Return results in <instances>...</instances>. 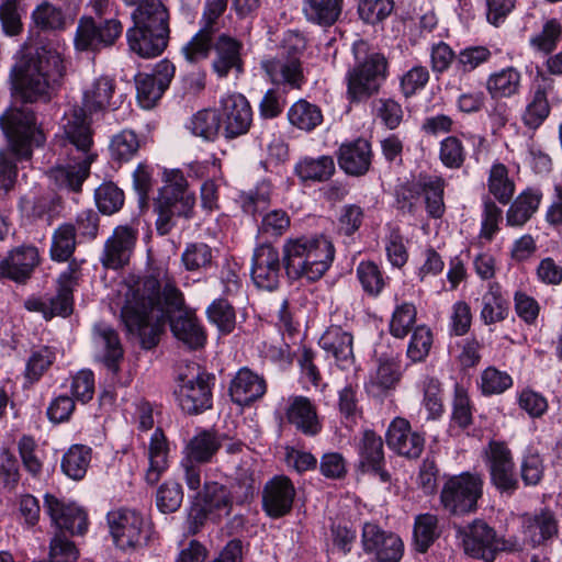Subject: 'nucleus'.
I'll list each match as a JSON object with an SVG mask.
<instances>
[{
    "mask_svg": "<svg viewBox=\"0 0 562 562\" xmlns=\"http://www.w3.org/2000/svg\"><path fill=\"white\" fill-rule=\"evenodd\" d=\"M182 307V293L167 273L161 279L144 276L128 285L121 319L127 333L136 335L145 349L158 345L167 321L177 339L198 349L206 340L204 329L196 316Z\"/></svg>",
    "mask_w": 562,
    "mask_h": 562,
    "instance_id": "obj_1",
    "label": "nucleus"
},
{
    "mask_svg": "<svg viewBox=\"0 0 562 562\" xmlns=\"http://www.w3.org/2000/svg\"><path fill=\"white\" fill-rule=\"evenodd\" d=\"M116 83L110 76H99L87 85L82 91L81 106H74L61 121L57 135L63 147L60 155L66 164L50 168L48 176L59 188L80 192L82 183L90 175V167L97 159L93 151V132L88 115L115 110Z\"/></svg>",
    "mask_w": 562,
    "mask_h": 562,
    "instance_id": "obj_2",
    "label": "nucleus"
},
{
    "mask_svg": "<svg viewBox=\"0 0 562 562\" xmlns=\"http://www.w3.org/2000/svg\"><path fill=\"white\" fill-rule=\"evenodd\" d=\"M65 74L60 52L46 46L34 53L23 47L13 56L9 72L12 93L24 103L49 102Z\"/></svg>",
    "mask_w": 562,
    "mask_h": 562,
    "instance_id": "obj_3",
    "label": "nucleus"
},
{
    "mask_svg": "<svg viewBox=\"0 0 562 562\" xmlns=\"http://www.w3.org/2000/svg\"><path fill=\"white\" fill-rule=\"evenodd\" d=\"M0 127L8 140L7 147L0 149V190L8 193L15 187L18 164L31 160L33 148L42 146L46 137L37 126L35 113L23 106L1 114Z\"/></svg>",
    "mask_w": 562,
    "mask_h": 562,
    "instance_id": "obj_4",
    "label": "nucleus"
},
{
    "mask_svg": "<svg viewBox=\"0 0 562 562\" xmlns=\"http://www.w3.org/2000/svg\"><path fill=\"white\" fill-rule=\"evenodd\" d=\"M133 26L127 29L130 49L144 58L159 56L167 47L169 11L160 0H145L132 12Z\"/></svg>",
    "mask_w": 562,
    "mask_h": 562,
    "instance_id": "obj_5",
    "label": "nucleus"
},
{
    "mask_svg": "<svg viewBox=\"0 0 562 562\" xmlns=\"http://www.w3.org/2000/svg\"><path fill=\"white\" fill-rule=\"evenodd\" d=\"M282 254L283 267L289 278L315 282L330 268L335 247L322 235L299 236L284 241Z\"/></svg>",
    "mask_w": 562,
    "mask_h": 562,
    "instance_id": "obj_6",
    "label": "nucleus"
},
{
    "mask_svg": "<svg viewBox=\"0 0 562 562\" xmlns=\"http://www.w3.org/2000/svg\"><path fill=\"white\" fill-rule=\"evenodd\" d=\"M353 65L346 72V97L351 103L366 102L378 94L389 77V61L384 54L370 47L363 40L352 45Z\"/></svg>",
    "mask_w": 562,
    "mask_h": 562,
    "instance_id": "obj_7",
    "label": "nucleus"
},
{
    "mask_svg": "<svg viewBox=\"0 0 562 562\" xmlns=\"http://www.w3.org/2000/svg\"><path fill=\"white\" fill-rule=\"evenodd\" d=\"M44 508L58 529L50 540V562H77L79 551L65 532L71 536L83 535L88 528L86 512L75 504H66L49 494L45 495Z\"/></svg>",
    "mask_w": 562,
    "mask_h": 562,
    "instance_id": "obj_8",
    "label": "nucleus"
},
{
    "mask_svg": "<svg viewBox=\"0 0 562 562\" xmlns=\"http://www.w3.org/2000/svg\"><path fill=\"white\" fill-rule=\"evenodd\" d=\"M484 481L475 472L445 475L439 492V504L452 516H464L476 512L483 496Z\"/></svg>",
    "mask_w": 562,
    "mask_h": 562,
    "instance_id": "obj_9",
    "label": "nucleus"
},
{
    "mask_svg": "<svg viewBox=\"0 0 562 562\" xmlns=\"http://www.w3.org/2000/svg\"><path fill=\"white\" fill-rule=\"evenodd\" d=\"M462 544L465 554L484 562H494L498 552L520 550L517 540L498 537L482 519H475L462 530Z\"/></svg>",
    "mask_w": 562,
    "mask_h": 562,
    "instance_id": "obj_10",
    "label": "nucleus"
},
{
    "mask_svg": "<svg viewBox=\"0 0 562 562\" xmlns=\"http://www.w3.org/2000/svg\"><path fill=\"white\" fill-rule=\"evenodd\" d=\"M214 375L192 364L180 372L175 390L176 400L183 412L200 414L212 407V385Z\"/></svg>",
    "mask_w": 562,
    "mask_h": 562,
    "instance_id": "obj_11",
    "label": "nucleus"
},
{
    "mask_svg": "<svg viewBox=\"0 0 562 562\" xmlns=\"http://www.w3.org/2000/svg\"><path fill=\"white\" fill-rule=\"evenodd\" d=\"M124 26L116 16L95 19L82 15L78 20L74 46L78 52L97 53L112 47L122 36Z\"/></svg>",
    "mask_w": 562,
    "mask_h": 562,
    "instance_id": "obj_12",
    "label": "nucleus"
},
{
    "mask_svg": "<svg viewBox=\"0 0 562 562\" xmlns=\"http://www.w3.org/2000/svg\"><path fill=\"white\" fill-rule=\"evenodd\" d=\"M108 524L115 546L122 550L136 549L148 539L147 524L136 510H113L108 514Z\"/></svg>",
    "mask_w": 562,
    "mask_h": 562,
    "instance_id": "obj_13",
    "label": "nucleus"
},
{
    "mask_svg": "<svg viewBox=\"0 0 562 562\" xmlns=\"http://www.w3.org/2000/svg\"><path fill=\"white\" fill-rule=\"evenodd\" d=\"M361 544L364 553L372 555V562H400L404 554L401 537L374 522L363 525Z\"/></svg>",
    "mask_w": 562,
    "mask_h": 562,
    "instance_id": "obj_14",
    "label": "nucleus"
},
{
    "mask_svg": "<svg viewBox=\"0 0 562 562\" xmlns=\"http://www.w3.org/2000/svg\"><path fill=\"white\" fill-rule=\"evenodd\" d=\"M484 453L491 483L501 493L512 495L519 482L510 449L504 442L491 441Z\"/></svg>",
    "mask_w": 562,
    "mask_h": 562,
    "instance_id": "obj_15",
    "label": "nucleus"
},
{
    "mask_svg": "<svg viewBox=\"0 0 562 562\" xmlns=\"http://www.w3.org/2000/svg\"><path fill=\"white\" fill-rule=\"evenodd\" d=\"M225 138L246 134L252 123V110L248 100L240 93H226L221 97L217 110Z\"/></svg>",
    "mask_w": 562,
    "mask_h": 562,
    "instance_id": "obj_16",
    "label": "nucleus"
},
{
    "mask_svg": "<svg viewBox=\"0 0 562 562\" xmlns=\"http://www.w3.org/2000/svg\"><path fill=\"white\" fill-rule=\"evenodd\" d=\"M138 232L128 225L116 226L105 240L100 262L105 269L119 270L130 263Z\"/></svg>",
    "mask_w": 562,
    "mask_h": 562,
    "instance_id": "obj_17",
    "label": "nucleus"
},
{
    "mask_svg": "<svg viewBox=\"0 0 562 562\" xmlns=\"http://www.w3.org/2000/svg\"><path fill=\"white\" fill-rule=\"evenodd\" d=\"M85 260L72 259L69 261L65 271H63L56 281V294L46 295L47 314L54 318L56 316L68 317L74 311V290L78 285L81 277V265Z\"/></svg>",
    "mask_w": 562,
    "mask_h": 562,
    "instance_id": "obj_18",
    "label": "nucleus"
},
{
    "mask_svg": "<svg viewBox=\"0 0 562 562\" xmlns=\"http://www.w3.org/2000/svg\"><path fill=\"white\" fill-rule=\"evenodd\" d=\"M176 68L169 60L159 61L153 74H138L135 77L136 97L143 109H151L169 87Z\"/></svg>",
    "mask_w": 562,
    "mask_h": 562,
    "instance_id": "obj_19",
    "label": "nucleus"
},
{
    "mask_svg": "<svg viewBox=\"0 0 562 562\" xmlns=\"http://www.w3.org/2000/svg\"><path fill=\"white\" fill-rule=\"evenodd\" d=\"M283 259L277 248L270 244L258 246L252 255L250 276L255 285L259 289L273 291L280 282Z\"/></svg>",
    "mask_w": 562,
    "mask_h": 562,
    "instance_id": "obj_20",
    "label": "nucleus"
},
{
    "mask_svg": "<svg viewBox=\"0 0 562 562\" xmlns=\"http://www.w3.org/2000/svg\"><path fill=\"white\" fill-rule=\"evenodd\" d=\"M295 494V487L288 476H273L262 490V510L272 519L284 517L292 510Z\"/></svg>",
    "mask_w": 562,
    "mask_h": 562,
    "instance_id": "obj_21",
    "label": "nucleus"
},
{
    "mask_svg": "<svg viewBox=\"0 0 562 562\" xmlns=\"http://www.w3.org/2000/svg\"><path fill=\"white\" fill-rule=\"evenodd\" d=\"M387 447L398 456L417 459L424 451V434L413 430L409 422L402 417L394 418L385 434Z\"/></svg>",
    "mask_w": 562,
    "mask_h": 562,
    "instance_id": "obj_22",
    "label": "nucleus"
},
{
    "mask_svg": "<svg viewBox=\"0 0 562 562\" xmlns=\"http://www.w3.org/2000/svg\"><path fill=\"white\" fill-rule=\"evenodd\" d=\"M38 265L40 252L35 246H19L0 261V279L24 284L31 279Z\"/></svg>",
    "mask_w": 562,
    "mask_h": 562,
    "instance_id": "obj_23",
    "label": "nucleus"
},
{
    "mask_svg": "<svg viewBox=\"0 0 562 562\" xmlns=\"http://www.w3.org/2000/svg\"><path fill=\"white\" fill-rule=\"evenodd\" d=\"M357 450L359 468L362 472L378 476L383 483H387L391 480L390 473L385 470L383 440L381 436L371 429L364 430L357 445Z\"/></svg>",
    "mask_w": 562,
    "mask_h": 562,
    "instance_id": "obj_24",
    "label": "nucleus"
},
{
    "mask_svg": "<svg viewBox=\"0 0 562 562\" xmlns=\"http://www.w3.org/2000/svg\"><path fill=\"white\" fill-rule=\"evenodd\" d=\"M285 418L295 429L307 437L317 436L323 429L316 405L306 396H290Z\"/></svg>",
    "mask_w": 562,
    "mask_h": 562,
    "instance_id": "obj_25",
    "label": "nucleus"
},
{
    "mask_svg": "<svg viewBox=\"0 0 562 562\" xmlns=\"http://www.w3.org/2000/svg\"><path fill=\"white\" fill-rule=\"evenodd\" d=\"M228 392L235 404L248 406L266 394L267 383L263 376L245 367L232 379Z\"/></svg>",
    "mask_w": 562,
    "mask_h": 562,
    "instance_id": "obj_26",
    "label": "nucleus"
},
{
    "mask_svg": "<svg viewBox=\"0 0 562 562\" xmlns=\"http://www.w3.org/2000/svg\"><path fill=\"white\" fill-rule=\"evenodd\" d=\"M261 67L276 85L301 89L305 83L302 63L296 57L284 58V54H278L273 58L262 60Z\"/></svg>",
    "mask_w": 562,
    "mask_h": 562,
    "instance_id": "obj_27",
    "label": "nucleus"
},
{
    "mask_svg": "<svg viewBox=\"0 0 562 562\" xmlns=\"http://www.w3.org/2000/svg\"><path fill=\"white\" fill-rule=\"evenodd\" d=\"M371 144L364 138L342 143L337 151V160L341 170L349 176H363L371 166Z\"/></svg>",
    "mask_w": 562,
    "mask_h": 562,
    "instance_id": "obj_28",
    "label": "nucleus"
},
{
    "mask_svg": "<svg viewBox=\"0 0 562 562\" xmlns=\"http://www.w3.org/2000/svg\"><path fill=\"white\" fill-rule=\"evenodd\" d=\"M318 344L327 355L335 359L340 369H349L355 363L353 337L340 326L328 327Z\"/></svg>",
    "mask_w": 562,
    "mask_h": 562,
    "instance_id": "obj_29",
    "label": "nucleus"
},
{
    "mask_svg": "<svg viewBox=\"0 0 562 562\" xmlns=\"http://www.w3.org/2000/svg\"><path fill=\"white\" fill-rule=\"evenodd\" d=\"M520 522L522 535L532 547L544 543L559 532L558 520L549 509L522 514Z\"/></svg>",
    "mask_w": 562,
    "mask_h": 562,
    "instance_id": "obj_30",
    "label": "nucleus"
},
{
    "mask_svg": "<svg viewBox=\"0 0 562 562\" xmlns=\"http://www.w3.org/2000/svg\"><path fill=\"white\" fill-rule=\"evenodd\" d=\"M215 58L213 70L218 77H226L229 71L243 72V43L227 34H221L213 43Z\"/></svg>",
    "mask_w": 562,
    "mask_h": 562,
    "instance_id": "obj_31",
    "label": "nucleus"
},
{
    "mask_svg": "<svg viewBox=\"0 0 562 562\" xmlns=\"http://www.w3.org/2000/svg\"><path fill=\"white\" fill-rule=\"evenodd\" d=\"M400 380L398 366L392 360H380L376 369L369 374L364 390L370 397L382 401L396 389Z\"/></svg>",
    "mask_w": 562,
    "mask_h": 562,
    "instance_id": "obj_32",
    "label": "nucleus"
},
{
    "mask_svg": "<svg viewBox=\"0 0 562 562\" xmlns=\"http://www.w3.org/2000/svg\"><path fill=\"white\" fill-rule=\"evenodd\" d=\"M93 341L95 347L102 351L104 366L115 376L120 371V361L123 358V348L116 330L104 323H99L93 327Z\"/></svg>",
    "mask_w": 562,
    "mask_h": 562,
    "instance_id": "obj_33",
    "label": "nucleus"
},
{
    "mask_svg": "<svg viewBox=\"0 0 562 562\" xmlns=\"http://www.w3.org/2000/svg\"><path fill=\"white\" fill-rule=\"evenodd\" d=\"M200 502L206 507V512L211 514L213 522H220L223 518L229 516L235 503L231 490L218 482L204 483Z\"/></svg>",
    "mask_w": 562,
    "mask_h": 562,
    "instance_id": "obj_34",
    "label": "nucleus"
},
{
    "mask_svg": "<svg viewBox=\"0 0 562 562\" xmlns=\"http://www.w3.org/2000/svg\"><path fill=\"white\" fill-rule=\"evenodd\" d=\"M222 447V436L212 429L199 430L188 440L183 457L198 463H210Z\"/></svg>",
    "mask_w": 562,
    "mask_h": 562,
    "instance_id": "obj_35",
    "label": "nucleus"
},
{
    "mask_svg": "<svg viewBox=\"0 0 562 562\" xmlns=\"http://www.w3.org/2000/svg\"><path fill=\"white\" fill-rule=\"evenodd\" d=\"M336 167L331 156L302 157L294 166V175L302 183L328 181L335 173Z\"/></svg>",
    "mask_w": 562,
    "mask_h": 562,
    "instance_id": "obj_36",
    "label": "nucleus"
},
{
    "mask_svg": "<svg viewBox=\"0 0 562 562\" xmlns=\"http://www.w3.org/2000/svg\"><path fill=\"white\" fill-rule=\"evenodd\" d=\"M509 314V302L504 296L498 282H490L486 292L482 295L480 317L485 325H493L505 321Z\"/></svg>",
    "mask_w": 562,
    "mask_h": 562,
    "instance_id": "obj_37",
    "label": "nucleus"
},
{
    "mask_svg": "<svg viewBox=\"0 0 562 562\" xmlns=\"http://www.w3.org/2000/svg\"><path fill=\"white\" fill-rule=\"evenodd\" d=\"M169 446L164 431L157 428L151 435L148 447L149 465L145 473V480L148 484H156L161 474L168 468Z\"/></svg>",
    "mask_w": 562,
    "mask_h": 562,
    "instance_id": "obj_38",
    "label": "nucleus"
},
{
    "mask_svg": "<svg viewBox=\"0 0 562 562\" xmlns=\"http://www.w3.org/2000/svg\"><path fill=\"white\" fill-rule=\"evenodd\" d=\"M521 87V74L513 66L492 72L486 79V90L492 99L517 95Z\"/></svg>",
    "mask_w": 562,
    "mask_h": 562,
    "instance_id": "obj_39",
    "label": "nucleus"
},
{
    "mask_svg": "<svg viewBox=\"0 0 562 562\" xmlns=\"http://www.w3.org/2000/svg\"><path fill=\"white\" fill-rule=\"evenodd\" d=\"M446 181L439 176L420 173L422 196L428 216L431 218H441L445 214L446 206L443 202Z\"/></svg>",
    "mask_w": 562,
    "mask_h": 562,
    "instance_id": "obj_40",
    "label": "nucleus"
},
{
    "mask_svg": "<svg viewBox=\"0 0 562 562\" xmlns=\"http://www.w3.org/2000/svg\"><path fill=\"white\" fill-rule=\"evenodd\" d=\"M344 0H304L303 13L313 24L329 27L339 19Z\"/></svg>",
    "mask_w": 562,
    "mask_h": 562,
    "instance_id": "obj_41",
    "label": "nucleus"
},
{
    "mask_svg": "<svg viewBox=\"0 0 562 562\" xmlns=\"http://www.w3.org/2000/svg\"><path fill=\"white\" fill-rule=\"evenodd\" d=\"M541 195L530 189L519 193L506 212V224L510 227H522L537 212Z\"/></svg>",
    "mask_w": 562,
    "mask_h": 562,
    "instance_id": "obj_42",
    "label": "nucleus"
},
{
    "mask_svg": "<svg viewBox=\"0 0 562 562\" xmlns=\"http://www.w3.org/2000/svg\"><path fill=\"white\" fill-rule=\"evenodd\" d=\"M155 212L157 213L156 229L161 236L170 233L175 226V216L191 218L194 214L192 210L191 200H182L180 203L169 202L165 203V200L158 199L154 204Z\"/></svg>",
    "mask_w": 562,
    "mask_h": 562,
    "instance_id": "obj_43",
    "label": "nucleus"
},
{
    "mask_svg": "<svg viewBox=\"0 0 562 562\" xmlns=\"http://www.w3.org/2000/svg\"><path fill=\"white\" fill-rule=\"evenodd\" d=\"M55 360L56 351L53 347L41 346L33 349L25 363L23 389H30L36 384L53 366Z\"/></svg>",
    "mask_w": 562,
    "mask_h": 562,
    "instance_id": "obj_44",
    "label": "nucleus"
},
{
    "mask_svg": "<svg viewBox=\"0 0 562 562\" xmlns=\"http://www.w3.org/2000/svg\"><path fill=\"white\" fill-rule=\"evenodd\" d=\"M165 186L159 190L158 199L165 200V203H180L182 200H191L192 210L195 206V194L188 190V181L180 169L164 171Z\"/></svg>",
    "mask_w": 562,
    "mask_h": 562,
    "instance_id": "obj_45",
    "label": "nucleus"
},
{
    "mask_svg": "<svg viewBox=\"0 0 562 562\" xmlns=\"http://www.w3.org/2000/svg\"><path fill=\"white\" fill-rule=\"evenodd\" d=\"M288 120L299 130L311 132L323 122V113L318 105L300 99L288 111Z\"/></svg>",
    "mask_w": 562,
    "mask_h": 562,
    "instance_id": "obj_46",
    "label": "nucleus"
},
{
    "mask_svg": "<svg viewBox=\"0 0 562 562\" xmlns=\"http://www.w3.org/2000/svg\"><path fill=\"white\" fill-rule=\"evenodd\" d=\"M439 535V519L437 515L425 513L415 517L413 538L416 551L426 553Z\"/></svg>",
    "mask_w": 562,
    "mask_h": 562,
    "instance_id": "obj_47",
    "label": "nucleus"
},
{
    "mask_svg": "<svg viewBox=\"0 0 562 562\" xmlns=\"http://www.w3.org/2000/svg\"><path fill=\"white\" fill-rule=\"evenodd\" d=\"M488 193L501 204H508L515 193V183L508 176V169L504 164L492 165L487 178Z\"/></svg>",
    "mask_w": 562,
    "mask_h": 562,
    "instance_id": "obj_48",
    "label": "nucleus"
},
{
    "mask_svg": "<svg viewBox=\"0 0 562 562\" xmlns=\"http://www.w3.org/2000/svg\"><path fill=\"white\" fill-rule=\"evenodd\" d=\"M272 191L271 181L262 179L252 189L241 192L239 201L243 211L250 215L267 211L271 202Z\"/></svg>",
    "mask_w": 562,
    "mask_h": 562,
    "instance_id": "obj_49",
    "label": "nucleus"
},
{
    "mask_svg": "<svg viewBox=\"0 0 562 562\" xmlns=\"http://www.w3.org/2000/svg\"><path fill=\"white\" fill-rule=\"evenodd\" d=\"M542 86L535 91L532 100L527 104L522 114L525 125L531 130L538 128L550 111L547 90L551 89V83L548 78H542Z\"/></svg>",
    "mask_w": 562,
    "mask_h": 562,
    "instance_id": "obj_50",
    "label": "nucleus"
},
{
    "mask_svg": "<svg viewBox=\"0 0 562 562\" xmlns=\"http://www.w3.org/2000/svg\"><path fill=\"white\" fill-rule=\"evenodd\" d=\"M139 148L140 139L138 135L128 128L113 135L109 144L111 159L119 164L130 161L135 157Z\"/></svg>",
    "mask_w": 562,
    "mask_h": 562,
    "instance_id": "obj_51",
    "label": "nucleus"
},
{
    "mask_svg": "<svg viewBox=\"0 0 562 562\" xmlns=\"http://www.w3.org/2000/svg\"><path fill=\"white\" fill-rule=\"evenodd\" d=\"M191 133L205 140H214L222 128V120L217 110L204 109L196 112L188 125Z\"/></svg>",
    "mask_w": 562,
    "mask_h": 562,
    "instance_id": "obj_52",
    "label": "nucleus"
},
{
    "mask_svg": "<svg viewBox=\"0 0 562 562\" xmlns=\"http://www.w3.org/2000/svg\"><path fill=\"white\" fill-rule=\"evenodd\" d=\"M362 290L369 296H379L385 288L389 278L374 261H361L356 270Z\"/></svg>",
    "mask_w": 562,
    "mask_h": 562,
    "instance_id": "obj_53",
    "label": "nucleus"
},
{
    "mask_svg": "<svg viewBox=\"0 0 562 562\" xmlns=\"http://www.w3.org/2000/svg\"><path fill=\"white\" fill-rule=\"evenodd\" d=\"M75 249V226L68 223L58 226L52 236V245L49 249L52 260L58 262L68 261Z\"/></svg>",
    "mask_w": 562,
    "mask_h": 562,
    "instance_id": "obj_54",
    "label": "nucleus"
},
{
    "mask_svg": "<svg viewBox=\"0 0 562 562\" xmlns=\"http://www.w3.org/2000/svg\"><path fill=\"white\" fill-rule=\"evenodd\" d=\"M91 461V449L83 445H74L61 460L63 472L72 480H81Z\"/></svg>",
    "mask_w": 562,
    "mask_h": 562,
    "instance_id": "obj_55",
    "label": "nucleus"
},
{
    "mask_svg": "<svg viewBox=\"0 0 562 562\" xmlns=\"http://www.w3.org/2000/svg\"><path fill=\"white\" fill-rule=\"evenodd\" d=\"M467 148L459 136L448 135L439 142L438 158L446 168L460 169L467 161Z\"/></svg>",
    "mask_w": 562,
    "mask_h": 562,
    "instance_id": "obj_56",
    "label": "nucleus"
},
{
    "mask_svg": "<svg viewBox=\"0 0 562 562\" xmlns=\"http://www.w3.org/2000/svg\"><path fill=\"white\" fill-rule=\"evenodd\" d=\"M187 271L199 272L212 267L213 249L205 243H189L181 255Z\"/></svg>",
    "mask_w": 562,
    "mask_h": 562,
    "instance_id": "obj_57",
    "label": "nucleus"
},
{
    "mask_svg": "<svg viewBox=\"0 0 562 562\" xmlns=\"http://www.w3.org/2000/svg\"><path fill=\"white\" fill-rule=\"evenodd\" d=\"M562 35V25L558 19H549L539 33L529 38V45L536 52L549 55L555 50Z\"/></svg>",
    "mask_w": 562,
    "mask_h": 562,
    "instance_id": "obj_58",
    "label": "nucleus"
},
{
    "mask_svg": "<svg viewBox=\"0 0 562 562\" xmlns=\"http://www.w3.org/2000/svg\"><path fill=\"white\" fill-rule=\"evenodd\" d=\"M97 206L103 214H114L124 204V192L113 182H103L94 191Z\"/></svg>",
    "mask_w": 562,
    "mask_h": 562,
    "instance_id": "obj_59",
    "label": "nucleus"
},
{
    "mask_svg": "<svg viewBox=\"0 0 562 562\" xmlns=\"http://www.w3.org/2000/svg\"><path fill=\"white\" fill-rule=\"evenodd\" d=\"M209 321L216 325L223 334H229L236 325V314L232 304L226 299H216L207 307Z\"/></svg>",
    "mask_w": 562,
    "mask_h": 562,
    "instance_id": "obj_60",
    "label": "nucleus"
},
{
    "mask_svg": "<svg viewBox=\"0 0 562 562\" xmlns=\"http://www.w3.org/2000/svg\"><path fill=\"white\" fill-rule=\"evenodd\" d=\"M32 19L44 31H61L66 27V16L60 8L43 2L35 8Z\"/></svg>",
    "mask_w": 562,
    "mask_h": 562,
    "instance_id": "obj_61",
    "label": "nucleus"
},
{
    "mask_svg": "<svg viewBox=\"0 0 562 562\" xmlns=\"http://www.w3.org/2000/svg\"><path fill=\"white\" fill-rule=\"evenodd\" d=\"M291 218L286 211L274 209L265 211L258 225V233L265 237L278 238L290 228Z\"/></svg>",
    "mask_w": 562,
    "mask_h": 562,
    "instance_id": "obj_62",
    "label": "nucleus"
},
{
    "mask_svg": "<svg viewBox=\"0 0 562 562\" xmlns=\"http://www.w3.org/2000/svg\"><path fill=\"white\" fill-rule=\"evenodd\" d=\"M213 36L214 35L200 29L191 40L182 46L181 54L184 59L190 64H198L206 59L213 48Z\"/></svg>",
    "mask_w": 562,
    "mask_h": 562,
    "instance_id": "obj_63",
    "label": "nucleus"
},
{
    "mask_svg": "<svg viewBox=\"0 0 562 562\" xmlns=\"http://www.w3.org/2000/svg\"><path fill=\"white\" fill-rule=\"evenodd\" d=\"M491 57L492 53L486 46H468L457 54L456 69L461 74H469L487 63Z\"/></svg>",
    "mask_w": 562,
    "mask_h": 562,
    "instance_id": "obj_64",
    "label": "nucleus"
}]
</instances>
